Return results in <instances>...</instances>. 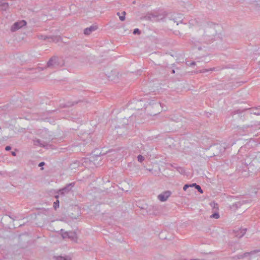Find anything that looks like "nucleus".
Returning <instances> with one entry per match:
<instances>
[{"label":"nucleus","mask_w":260,"mask_h":260,"mask_svg":"<svg viewBox=\"0 0 260 260\" xmlns=\"http://www.w3.org/2000/svg\"><path fill=\"white\" fill-rule=\"evenodd\" d=\"M75 183L72 182L67 184L64 187L56 191L57 194L55 195V198L58 199L59 196H64L68 194L72 189V188L75 186Z\"/></svg>","instance_id":"3"},{"label":"nucleus","mask_w":260,"mask_h":260,"mask_svg":"<svg viewBox=\"0 0 260 260\" xmlns=\"http://www.w3.org/2000/svg\"><path fill=\"white\" fill-rule=\"evenodd\" d=\"M196 62L195 61H192L191 62V63H190L189 64H188V66H194V65H196Z\"/></svg>","instance_id":"39"},{"label":"nucleus","mask_w":260,"mask_h":260,"mask_svg":"<svg viewBox=\"0 0 260 260\" xmlns=\"http://www.w3.org/2000/svg\"><path fill=\"white\" fill-rule=\"evenodd\" d=\"M242 204L243 203H242L241 202H236L235 204H233V207L237 209L239 208Z\"/></svg>","instance_id":"26"},{"label":"nucleus","mask_w":260,"mask_h":260,"mask_svg":"<svg viewBox=\"0 0 260 260\" xmlns=\"http://www.w3.org/2000/svg\"><path fill=\"white\" fill-rule=\"evenodd\" d=\"M196 188L198 190L199 192H200V193H203V189L201 188V186L199 185H197V187H196Z\"/></svg>","instance_id":"32"},{"label":"nucleus","mask_w":260,"mask_h":260,"mask_svg":"<svg viewBox=\"0 0 260 260\" xmlns=\"http://www.w3.org/2000/svg\"><path fill=\"white\" fill-rule=\"evenodd\" d=\"M94 155L98 156L99 155L98 154H94Z\"/></svg>","instance_id":"46"},{"label":"nucleus","mask_w":260,"mask_h":260,"mask_svg":"<svg viewBox=\"0 0 260 260\" xmlns=\"http://www.w3.org/2000/svg\"><path fill=\"white\" fill-rule=\"evenodd\" d=\"M34 142L35 145H39L40 146H41L42 147H45L46 146L45 143H41V140L39 139H37L36 140H34Z\"/></svg>","instance_id":"20"},{"label":"nucleus","mask_w":260,"mask_h":260,"mask_svg":"<svg viewBox=\"0 0 260 260\" xmlns=\"http://www.w3.org/2000/svg\"><path fill=\"white\" fill-rule=\"evenodd\" d=\"M213 154L214 156H218L220 154V152H214Z\"/></svg>","instance_id":"42"},{"label":"nucleus","mask_w":260,"mask_h":260,"mask_svg":"<svg viewBox=\"0 0 260 260\" xmlns=\"http://www.w3.org/2000/svg\"><path fill=\"white\" fill-rule=\"evenodd\" d=\"M177 171H178L180 174H183L185 173V170L183 168L181 167H177L176 168Z\"/></svg>","instance_id":"22"},{"label":"nucleus","mask_w":260,"mask_h":260,"mask_svg":"<svg viewBox=\"0 0 260 260\" xmlns=\"http://www.w3.org/2000/svg\"><path fill=\"white\" fill-rule=\"evenodd\" d=\"M38 38L41 40H46L47 39H51L52 42H58L60 40V37L58 36H47L44 35L38 36Z\"/></svg>","instance_id":"6"},{"label":"nucleus","mask_w":260,"mask_h":260,"mask_svg":"<svg viewBox=\"0 0 260 260\" xmlns=\"http://www.w3.org/2000/svg\"><path fill=\"white\" fill-rule=\"evenodd\" d=\"M54 258L55 260H72V258L70 256H55Z\"/></svg>","instance_id":"18"},{"label":"nucleus","mask_w":260,"mask_h":260,"mask_svg":"<svg viewBox=\"0 0 260 260\" xmlns=\"http://www.w3.org/2000/svg\"><path fill=\"white\" fill-rule=\"evenodd\" d=\"M79 102H80V101H77V102H68L67 105L63 106V107L73 106L75 104H78Z\"/></svg>","instance_id":"23"},{"label":"nucleus","mask_w":260,"mask_h":260,"mask_svg":"<svg viewBox=\"0 0 260 260\" xmlns=\"http://www.w3.org/2000/svg\"><path fill=\"white\" fill-rule=\"evenodd\" d=\"M59 200H57L55 202H54V204H53V207H54V209L56 210L57 208H58L59 207Z\"/></svg>","instance_id":"24"},{"label":"nucleus","mask_w":260,"mask_h":260,"mask_svg":"<svg viewBox=\"0 0 260 260\" xmlns=\"http://www.w3.org/2000/svg\"><path fill=\"white\" fill-rule=\"evenodd\" d=\"M73 211L74 212H76L77 213V214L74 215V214L73 213H72L70 215V217L72 219H77V218L80 215V210L78 208H74Z\"/></svg>","instance_id":"17"},{"label":"nucleus","mask_w":260,"mask_h":260,"mask_svg":"<svg viewBox=\"0 0 260 260\" xmlns=\"http://www.w3.org/2000/svg\"><path fill=\"white\" fill-rule=\"evenodd\" d=\"M11 149V147L10 146H7L6 147H5V150L6 151H9Z\"/></svg>","instance_id":"36"},{"label":"nucleus","mask_w":260,"mask_h":260,"mask_svg":"<svg viewBox=\"0 0 260 260\" xmlns=\"http://www.w3.org/2000/svg\"><path fill=\"white\" fill-rule=\"evenodd\" d=\"M247 110H248V109H244L243 110H240V109H238V110H235V111H233L231 113V115H235V114H239V115H241L242 113H243L244 112L247 111ZM241 117H242L241 115H240Z\"/></svg>","instance_id":"19"},{"label":"nucleus","mask_w":260,"mask_h":260,"mask_svg":"<svg viewBox=\"0 0 260 260\" xmlns=\"http://www.w3.org/2000/svg\"><path fill=\"white\" fill-rule=\"evenodd\" d=\"M220 70H221V69L219 67L211 68L209 69H204L200 70L199 71H197V73H205V72H209V71H220Z\"/></svg>","instance_id":"16"},{"label":"nucleus","mask_w":260,"mask_h":260,"mask_svg":"<svg viewBox=\"0 0 260 260\" xmlns=\"http://www.w3.org/2000/svg\"><path fill=\"white\" fill-rule=\"evenodd\" d=\"M214 148L216 150H221L222 149V146L220 145H216L214 146Z\"/></svg>","instance_id":"33"},{"label":"nucleus","mask_w":260,"mask_h":260,"mask_svg":"<svg viewBox=\"0 0 260 260\" xmlns=\"http://www.w3.org/2000/svg\"><path fill=\"white\" fill-rule=\"evenodd\" d=\"M98 29V26L96 25H92L89 27L86 28L84 30V34L85 35H90L92 31L96 30Z\"/></svg>","instance_id":"13"},{"label":"nucleus","mask_w":260,"mask_h":260,"mask_svg":"<svg viewBox=\"0 0 260 260\" xmlns=\"http://www.w3.org/2000/svg\"><path fill=\"white\" fill-rule=\"evenodd\" d=\"M2 9L3 11H6L9 8V4L8 3H3L1 5Z\"/></svg>","instance_id":"21"},{"label":"nucleus","mask_w":260,"mask_h":260,"mask_svg":"<svg viewBox=\"0 0 260 260\" xmlns=\"http://www.w3.org/2000/svg\"><path fill=\"white\" fill-rule=\"evenodd\" d=\"M206 35L208 37L214 36L216 34V30L214 27L207 26L205 28Z\"/></svg>","instance_id":"9"},{"label":"nucleus","mask_w":260,"mask_h":260,"mask_svg":"<svg viewBox=\"0 0 260 260\" xmlns=\"http://www.w3.org/2000/svg\"><path fill=\"white\" fill-rule=\"evenodd\" d=\"M26 21L24 20L16 22L12 25L11 27V31L12 32H15L21 28L23 26L26 25Z\"/></svg>","instance_id":"4"},{"label":"nucleus","mask_w":260,"mask_h":260,"mask_svg":"<svg viewBox=\"0 0 260 260\" xmlns=\"http://www.w3.org/2000/svg\"><path fill=\"white\" fill-rule=\"evenodd\" d=\"M210 218L218 219L219 218V214L218 212H215L210 216Z\"/></svg>","instance_id":"25"},{"label":"nucleus","mask_w":260,"mask_h":260,"mask_svg":"<svg viewBox=\"0 0 260 260\" xmlns=\"http://www.w3.org/2000/svg\"><path fill=\"white\" fill-rule=\"evenodd\" d=\"M64 64L63 60L57 56H52L46 64V68L50 69H56L62 67Z\"/></svg>","instance_id":"2"},{"label":"nucleus","mask_w":260,"mask_h":260,"mask_svg":"<svg viewBox=\"0 0 260 260\" xmlns=\"http://www.w3.org/2000/svg\"><path fill=\"white\" fill-rule=\"evenodd\" d=\"M259 251L260 250H253V251H251L250 252H245V253H244L243 254H239V255H237V258H239V259L243 258L244 257L251 255L253 254H254V253H255L256 252H259Z\"/></svg>","instance_id":"15"},{"label":"nucleus","mask_w":260,"mask_h":260,"mask_svg":"<svg viewBox=\"0 0 260 260\" xmlns=\"http://www.w3.org/2000/svg\"><path fill=\"white\" fill-rule=\"evenodd\" d=\"M137 158L138 160L140 162H142L144 160V157L142 155H139Z\"/></svg>","instance_id":"28"},{"label":"nucleus","mask_w":260,"mask_h":260,"mask_svg":"<svg viewBox=\"0 0 260 260\" xmlns=\"http://www.w3.org/2000/svg\"><path fill=\"white\" fill-rule=\"evenodd\" d=\"M133 34L134 35H140L141 34V31L139 28H135L133 31Z\"/></svg>","instance_id":"31"},{"label":"nucleus","mask_w":260,"mask_h":260,"mask_svg":"<svg viewBox=\"0 0 260 260\" xmlns=\"http://www.w3.org/2000/svg\"><path fill=\"white\" fill-rule=\"evenodd\" d=\"M117 15H118V16H120V13H119V12H117Z\"/></svg>","instance_id":"45"},{"label":"nucleus","mask_w":260,"mask_h":260,"mask_svg":"<svg viewBox=\"0 0 260 260\" xmlns=\"http://www.w3.org/2000/svg\"><path fill=\"white\" fill-rule=\"evenodd\" d=\"M44 165H45V162H41L39 164V167H43Z\"/></svg>","instance_id":"41"},{"label":"nucleus","mask_w":260,"mask_h":260,"mask_svg":"<svg viewBox=\"0 0 260 260\" xmlns=\"http://www.w3.org/2000/svg\"><path fill=\"white\" fill-rule=\"evenodd\" d=\"M9 217L13 220H15L16 218V216H14V215H12V216H9Z\"/></svg>","instance_id":"38"},{"label":"nucleus","mask_w":260,"mask_h":260,"mask_svg":"<svg viewBox=\"0 0 260 260\" xmlns=\"http://www.w3.org/2000/svg\"><path fill=\"white\" fill-rule=\"evenodd\" d=\"M143 102V101L142 100H140V101H138L136 103V105L137 106V109L138 110H140V109H142V108H141V107L142 106V105H140L141 104V103Z\"/></svg>","instance_id":"30"},{"label":"nucleus","mask_w":260,"mask_h":260,"mask_svg":"<svg viewBox=\"0 0 260 260\" xmlns=\"http://www.w3.org/2000/svg\"><path fill=\"white\" fill-rule=\"evenodd\" d=\"M189 187H194L196 188L197 187V185H198V184H197L196 183H192L191 184H189Z\"/></svg>","instance_id":"37"},{"label":"nucleus","mask_w":260,"mask_h":260,"mask_svg":"<svg viewBox=\"0 0 260 260\" xmlns=\"http://www.w3.org/2000/svg\"><path fill=\"white\" fill-rule=\"evenodd\" d=\"M189 187V184H185L183 186V190H186Z\"/></svg>","instance_id":"35"},{"label":"nucleus","mask_w":260,"mask_h":260,"mask_svg":"<svg viewBox=\"0 0 260 260\" xmlns=\"http://www.w3.org/2000/svg\"><path fill=\"white\" fill-rule=\"evenodd\" d=\"M175 70H172V73L173 74H174V73H175Z\"/></svg>","instance_id":"44"},{"label":"nucleus","mask_w":260,"mask_h":260,"mask_svg":"<svg viewBox=\"0 0 260 260\" xmlns=\"http://www.w3.org/2000/svg\"><path fill=\"white\" fill-rule=\"evenodd\" d=\"M256 124L254 123L253 124L244 125L242 127L238 126V132L242 135H244L248 132V128L253 127Z\"/></svg>","instance_id":"5"},{"label":"nucleus","mask_w":260,"mask_h":260,"mask_svg":"<svg viewBox=\"0 0 260 260\" xmlns=\"http://www.w3.org/2000/svg\"><path fill=\"white\" fill-rule=\"evenodd\" d=\"M253 114L254 115H260V112H257V111L253 112Z\"/></svg>","instance_id":"40"},{"label":"nucleus","mask_w":260,"mask_h":260,"mask_svg":"<svg viewBox=\"0 0 260 260\" xmlns=\"http://www.w3.org/2000/svg\"><path fill=\"white\" fill-rule=\"evenodd\" d=\"M145 112L151 116H155L160 112L162 108L161 103L157 101L151 100L147 104H144Z\"/></svg>","instance_id":"1"},{"label":"nucleus","mask_w":260,"mask_h":260,"mask_svg":"<svg viewBox=\"0 0 260 260\" xmlns=\"http://www.w3.org/2000/svg\"><path fill=\"white\" fill-rule=\"evenodd\" d=\"M81 139L87 143L91 141V136L89 133H84L81 136Z\"/></svg>","instance_id":"14"},{"label":"nucleus","mask_w":260,"mask_h":260,"mask_svg":"<svg viewBox=\"0 0 260 260\" xmlns=\"http://www.w3.org/2000/svg\"><path fill=\"white\" fill-rule=\"evenodd\" d=\"M158 17L159 15H155L152 13H148L146 15L145 18L146 20L151 21H157L159 20Z\"/></svg>","instance_id":"12"},{"label":"nucleus","mask_w":260,"mask_h":260,"mask_svg":"<svg viewBox=\"0 0 260 260\" xmlns=\"http://www.w3.org/2000/svg\"><path fill=\"white\" fill-rule=\"evenodd\" d=\"M62 233V236L63 238H69L73 239L76 237V233L72 232H64L63 230H60Z\"/></svg>","instance_id":"11"},{"label":"nucleus","mask_w":260,"mask_h":260,"mask_svg":"<svg viewBox=\"0 0 260 260\" xmlns=\"http://www.w3.org/2000/svg\"><path fill=\"white\" fill-rule=\"evenodd\" d=\"M11 153H12V155L13 156H16V153L15 152H14V151H12V152H11Z\"/></svg>","instance_id":"43"},{"label":"nucleus","mask_w":260,"mask_h":260,"mask_svg":"<svg viewBox=\"0 0 260 260\" xmlns=\"http://www.w3.org/2000/svg\"><path fill=\"white\" fill-rule=\"evenodd\" d=\"M246 231H247L246 229L241 230V235L239 236V238H240L242 237L246 233Z\"/></svg>","instance_id":"29"},{"label":"nucleus","mask_w":260,"mask_h":260,"mask_svg":"<svg viewBox=\"0 0 260 260\" xmlns=\"http://www.w3.org/2000/svg\"><path fill=\"white\" fill-rule=\"evenodd\" d=\"M47 68H46V66L44 68H41V67H38L37 68H36L35 70H38V71H43L44 70V69H47Z\"/></svg>","instance_id":"34"},{"label":"nucleus","mask_w":260,"mask_h":260,"mask_svg":"<svg viewBox=\"0 0 260 260\" xmlns=\"http://www.w3.org/2000/svg\"><path fill=\"white\" fill-rule=\"evenodd\" d=\"M122 16H119V19L121 21H123L125 19V16L126 13L125 11H123V12H122Z\"/></svg>","instance_id":"27"},{"label":"nucleus","mask_w":260,"mask_h":260,"mask_svg":"<svg viewBox=\"0 0 260 260\" xmlns=\"http://www.w3.org/2000/svg\"><path fill=\"white\" fill-rule=\"evenodd\" d=\"M110 81H116L118 79V73L116 71H111L109 74H106Z\"/></svg>","instance_id":"10"},{"label":"nucleus","mask_w":260,"mask_h":260,"mask_svg":"<svg viewBox=\"0 0 260 260\" xmlns=\"http://www.w3.org/2000/svg\"><path fill=\"white\" fill-rule=\"evenodd\" d=\"M251 164L255 167L257 171H260V154L252 160Z\"/></svg>","instance_id":"8"},{"label":"nucleus","mask_w":260,"mask_h":260,"mask_svg":"<svg viewBox=\"0 0 260 260\" xmlns=\"http://www.w3.org/2000/svg\"><path fill=\"white\" fill-rule=\"evenodd\" d=\"M171 194V192L170 191H165L158 196V199L161 202H165L167 200Z\"/></svg>","instance_id":"7"}]
</instances>
